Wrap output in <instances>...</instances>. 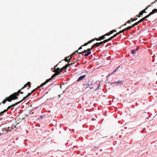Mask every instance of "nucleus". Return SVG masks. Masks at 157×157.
Wrapping results in <instances>:
<instances>
[{"label": "nucleus", "mask_w": 157, "mask_h": 157, "mask_svg": "<svg viewBox=\"0 0 157 157\" xmlns=\"http://www.w3.org/2000/svg\"><path fill=\"white\" fill-rule=\"evenodd\" d=\"M20 92L18 90L17 92L14 93L10 95L9 97L6 98L2 102V103L4 104L6 101L10 102L13 100L16 99L18 98L17 96H19Z\"/></svg>", "instance_id": "nucleus-1"}, {"label": "nucleus", "mask_w": 157, "mask_h": 157, "mask_svg": "<svg viewBox=\"0 0 157 157\" xmlns=\"http://www.w3.org/2000/svg\"><path fill=\"white\" fill-rule=\"evenodd\" d=\"M59 74L57 73H55L50 78L47 79L45 82L44 83H42L40 86H39L38 87H41L45 85L48 82H49L51 80H52L53 78L55 77L56 75H58Z\"/></svg>", "instance_id": "nucleus-2"}, {"label": "nucleus", "mask_w": 157, "mask_h": 157, "mask_svg": "<svg viewBox=\"0 0 157 157\" xmlns=\"http://www.w3.org/2000/svg\"><path fill=\"white\" fill-rule=\"evenodd\" d=\"M23 120V118L21 117V116L20 115H18L16 118L15 120L16 121V122L17 124L19 123L21 121Z\"/></svg>", "instance_id": "nucleus-3"}, {"label": "nucleus", "mask_w": 157, "mask_h": 157, "mask_svg": "<svg viewBox=\"0 0 157 157\" xmlns=\"http://www.w3.org/2000/svg\"><path fill=\"white\" fill-rule=\"evenodd\" d=\"M21 103L20 101H19L18 102H17L16 103H15L14 104H12V105L9 106L7 109H6V111H7L9 109H10V108H11L12 107H14L16 105H17V104Z\"/></svg>", "instance_id": "nucleus-4"}, {"label": "nucleus", "mask_w": 157, "mask_h": 157, "mask_svg": "<svg viewBox=\"0 0 157 157\" xmlns=\"http://www.w3.org/2000/svg\"><path fill=\"white\" fill-rule=\"evenodd\" d=\"M105 36L104 35L102 36L99 37L98 38H95V39H96V40L97 41H100L102 40H103L105 38Z\"/></svg>", "instance_id": "nucleus-5"}, {"label": "nucleus", "mask_w": 157, "mask_h": 157, "mask_svg": "<svg viewBox=\"0 0 157 157\" xmlns=\"http://www.w3.org/2000/svg\"><path fill=\"white\" fill-rule=\"evenodd\" d=\"M31 84V83L30 82H28L26 84H25L23 87L21 88V89H24V88L26 87L28 85L29 86V88H28V89H29V88L30 87Z\"/></svg>", "instance_id": "nucleus-6"}, {"label": "nucleus", "mask_w": 157, "mask_h": 157, "mask_svg": "<svg viewBox=\"0 0 157 157\" xmlns=\"http://www.w3.org/2000/svg\"><path fill=\"white\" fill-rule=\"evenodd\" d=\"M154 13H155L154 12L153 10H152V12H151L148 15H147V16H146L144 17V18L145 19L146 18L148 17H150L151 15H152Z\"/></svg>", "instance_id": "nucleus-7"}, {"label": "nucleus", "mask_w": 157, "mask_h": 157, "mask_svg": "<svg viewBox=\"0 0 157 157\" xmlns=\"http://www.w3.org/2000/svg\"><path fill=\"white\" fill-rule=\"evenodd\" d=\"M57 65H56L55 67V70L54 71V72H55L56 73H57L59 72L60 71V69L58 67L57 68H56V67H57Z\"/></svg>", "instance_id": "nucleus-8"}, {"label": "nucleus", "mask_w": 157, "mask_h": 157, "mask_svg": "<svg viewBox=\"0 0 157 157\" xmlns=\"http://www.w3.org/2000/svg\"><path fill=\"white\" fill-rule=\"evenodd\" d=\"M32 94L31 93H29L25 97H24L23 99H22L21 101H20V102H21L22 101L24 100L25 99L28 97L29 96H30L31 94Z\"/></svg>", "instance_id": "nucleus-9"}, {"label": "nucleus", "mask_w": 157, "mask_h": 157, "mask_svg": "<svg viewBox=\"0 0 157 157\" xmlns=\"http://www.w3.org/2000/svg\"><path fill=\"white\" fill-rule=\"evenodd\" d=\"M86 75H83L81 76L78 79V80H77V81H81V80H82L86 77Z\"/></svg>", "instance_id": "nucleus-10"}, {"label": "nucleus", "mask_w": 157, "mask_h": 157, "mask_svg": "<svg viewBox=\"0 0 157 157\" xmlns=\"http://www.w3.org/2000/svg\"><path fill=\"white\" fill-rule=\"evenodd\" d=\"M139 47H137L135 49L132 50L131 51L132 54H134L136 53V52L139 49Z\"/></svg>", "instance_id": "nucleus-11"}, {"label": "nucleus", "mask_w": 157, "mask_h": 157, "mask_svg": "<svg viewBox=\"0 0 157 157\" xmlns=\"http://www.w3.org/2000/svg\"><path fill=\"white\" fill-rule=\"evenodd\" d=\"M151 6V5H149L147 6L146 7L144 10L141 11L143 12V13H146V10H147V9L150 6Z\"/></svg>", "instance_id": "nucleus-12"}, {"label": "nucleus", "mask_w": 157, "mask_h": 157, "mask_svg": "<svg viewBox=\"0 0 157 157\" xmlns=\"http://www.w3.org/2000/svg\"><path fill=\"white\" fill-rule=\"evenodd\" d=\"M74 63H71L70 64H66L63 67V68L64 69V70L66 69L69 66L72 65Z\"/></svg>", "instance_id": "nucleus-13"}, {"label": "nucleus", "mask_w": 157, "mask_h": 157, "mask_svg": "<svg viewBox=\"0 0 157 157\" xmlns=\"http://www.w3.org/2000/svg\"><path fill=\"white\" fill-rule=\"evenodd\" d=\"M91 53V51H89V52H87L84 55V57H86L90 55Z\"/></svg>", "instance_id": "nucleus-14"}, {"label": "nucleus", "mask_w": 157, "mask_h": 157, "mask_svg": "<svg viewBox=\"0 0 157 157\" xmlns=\"http://www.w3.org/2000/svg\"><path fill=\"white\" fill-rule=\"evenodd\" d=\"M122 81H118L117 82H115L112 83H111V84H113V83H116L119 84H120L122 83Z\"/></svg>", "instance_id": "nucleus-15"}, {"label": "nucleus", "mask_w": 157, "mask_h": 157, "mask_svg": "<svg viewBox=\"0 0 157 157\" xmlns=\"http://www.w3.org/2000/svg\"><path fill=\"white\" fill-rule=\"evenodd\" d=\"M132 26H129L127 28H126L124 29V30L126 31L128 30H130L132 28Z\"/></svg>", "instance_id": "nucleus-16"}, {"label": "nucleus", "mask_w": 157, "mask_h": 157, "mask_svg": "<svg viewBox=\"0 0 157 157\" xmlns=\"http://www.w3.org/2000/svg\"><path fill=\"white\" fill-rule=\"evenodd\" d=\"M97 45V43L94 44L92 46V47L93 48V49H94L95 48L98 47V46Z\"/></svg>", "instance_id": "nucleus-17"}, {"label": "nucleus", "mask_w": 157, "mask_h": 157, "mask_svg": "<svg viewBox=\"0 0 157 157\" xmlns=\"http://www.w3.org/2000/svg\"><path fill=\"white\" fill-rule=\"evenodd\" d=\"M96 40V39H95V38H94L92 40H91L87 42L88 43V44H89L91 43L92 42H93L95 40Z\"/></svg>", "instance_id": "nucleus-18"}, {"label": "nucleus", "mask_w": 157, "mask_h": 157, "mask_svg": "<svg viewBox=\"0 0 157 157\" xmlns=\"http://www.w3.org/2000/svg\"><path fill=\"white\" fill-rule=\"evenodd\" d=\"M139 23H139V21H138V22H136L134 24H133V25H132V27H133L134 26H135L137 25Z\"/></svg>", "instance_id": "nucleus-19"}, {"label": "nucleus", "mask_w": 157, "mask_h": 157, "mask_svg": "<svg viewBox=\"0 0 157 157\" xmlns=\"http://www.w3.org/2000/svg\"><path fill=\"white\" fill-rule=\"evenodd\" d=\"M103 44V41H101L99 43H97V45H97L98 46H99L100 45Z\"/></svg>", "instance_id": "nucleus-20"}, {"label": "nucleus", "mask_w": 157, "mask_h": 157, "mask_svg": "<svg viewBox=\"0 0 157 157\" xmlns=\"http://www.w3.org/2000/svg\"><path fill=\"white\" fill-rule=\"evenodd\" d=\"M145 20V19H144V17H143L138 21L139 22V23H140L141 22L144 21Z\"/></svg>", "instance_id": "nucleus-21"}, {"label": "nucleus", "mask_w": 157, "mask_h": 157, "mask_svg": "<svg viewBox=\"0 0 157 157\" xmlns=\"http://www.w3.org/2000/svg\"><path fill=\"white\" fill-rule=\"evenodd\" d=\"M70 57V56H68L67 57H66L64 59V60L66 61V62H68V63H69V62L70 61H69V59H68L67 58H69Z\"/></svg>", "instance_id": "nucleus-22"}, {"label": "nucleus", "mask_w": 157, "mask_h": 157, "mask_svg": "<svg viewBox=\"0 0 157 157\" xmlns=\"http://www.w3.org/2000/svg\"><path fill=\"white\" fill-rule=\"evenodd\" d=\"M87 52V50H84V51L81 52H80L79 53V54H82V53H86V52Z\"/></svg>", "instance_id": "nucleus-23"}, {"label": "nucleus", "mask_w": 157, "mask_h": 157, "mask_svg": "<svg viewBox=\"0 0 157 157\" xmlns=\"http://www.w3.org/2000/svg\"><path fill=\"white\" fill-rule=\"evenodd\" d=\"M116 31H117L116 29H113V30L111 31H110V33H111V34H112L114 32H116Z\"/></svg>", "instance_id": "nucleus-24"}, {"label": "nucleus", "mask_w": 157, "mask_h": 157, "mask_svg": "<svg viewBox=\"0 0 157 157\" xmlns=\"http://www.w3.org/2000/svg\"><path fill=\"white\" fill-rule=\"evenodd\" d=\"M133 19L132 18H131V19L130 20H128L127 22V23H128V24H129L131 22H132V20Z\"/></svg>", "instance_id": "nucleus-25"}, {"label": "nucleus", "mask_w": 157, "mask_h": 157, "mask_svg": "<svg viewBox=\"0 0 157 157\" xmlns=\"http://www.w3.org/2000/svg\"><path fill=\"white\" fill-rule=\"evenodd\" d=\"M93 48L91 47V48H88L87 49V51L88 52H89V51H91L93 49Z\"/></svg>", "instance_id": "nucleus-26"}, {"label": "nucleus", "mask_w": 157, "mask_h": 157, "mask_svg": "<svg viewBox=\"0 0 157 157\" xmlns=\"http://www.w3.org/2000/svg\"><path fill=\"white\" fill-rule=\"evenodd\" d=\"M109 39H106V40H104V41H103V44H104V43H106V42H108V41H109Z\"/></svg>", "instance_id": "nucleus-27"}, {"label": "nucleus", "mask_w": 157, "mask_h": 157, "mask_svg": "<svg viewBox=\"0 0 157 157\" xmlns=\"http://www.w3.org/2000/svg\"><path fill=\"white\" fill-rule=\"evenodd\" d=\"M110 34H111V33H110V32H109V33H106V34H105L104 35L105 36H109Z\"/></svg>", "instance_id": "nucleus-28"}, {"label": "nucleus", "mask_w": 157, "mask_h": 157, "mask_svg": "<svg viewBox=\"0 0 157 157\" xmlns=\"http://www.w3.org/2000/svg\"><path fill=\"white\" fill-rule=\"evenodd\" d=\"M120 66H119L118 67H117V68H116L115 70L112 73V74H113L115 72H116L117 71L118 69L119 68V67Z\"/></svg>", "instance_id": "nucleus-29"}, {"label": "nucleus", "mask_w": 157, "mask_h": 157, "mask_svg": "<svg viewBox=\"0 0 157 157\" xmlns=\"http://www.w3.org/2000/svg\"><path fill=\"white\" fill-rule=\"evenodd\" d=\"M64 69L63 68V67H62V68H61V69H60V71L59 72H58V73L59 74L60 73H61L63 70H64Z\"/></svg>", "instance_id": "nucleus-30"}, {"label": "nucleus", "mask_w": 157, "mask_h": 157, "mask_svg": "<svg viewBox=\"0 0 157 157\" xmlns=\"http://www.w3.org/2000/svg\"><path fill=\"white\" fill-rule=\"evenodd\" d=\"M6 109L4 110L3 111L1 112L0 113V115L3 114V113L6 112Z\"/></svg>", "instance_id": "nucleus-31"}, {"label": "nucleus", "mask_w": 157, "mask_h": 157, "mask_svg": "<svg viewBox=\"0 0 157 157\" xmlns=\"http://www.w3.org/2000/svg\"><path fill=\"white\" fill-rule=\"evenodd\" d=\"M74 55H73V54H71L70 56V58L69 59V61H70V60L71 59L72 57L74 56Z\"/></svg>", "instance_id": "nucleus-32"}, {"label": "nucleus", "mask_w": 157, "mask_h": 157, "mask_svg": "<svg viewBox=\"0 0 157 157\" xmlns=\"http://www.w3.org/2000/svg\"><path fill=\"white\" fill-rule=\"evenodd\" d=\"M4 131L3 130H0V135L4 133L3 132Z\"/></svg>", "instance_id": "nucleus-33"}, {"label": "nucleus", "mask_w": 157, "mask_h": 157, "mask_svg": "<svg viewBox=\"0 0 157 157\" xmlns=\"http://www.w3.org/2000/svg\"><path fill=\"white\" fill-rule=\"evenodd\" d=\"M88 44H89L88 43V42L86 43H85L83 45H82V47H83V46H87Z\"/></svg>", "instance_id": "nucleus-34"}, {"label": "nucleus", "mask_w": 157, "mask_h": 157, "mask_svg": "<svg viewBox=\"0 0 157 157\" xmlns=\"http://www.w3.org/2000/svg\"><path fill=\"white\" fill-rule=\"evenodd\" d=\"M143 13H143V12H142L141 11L139 13V15H140V16H142V15H143Z\"/></svg>", "instance_id": "nucleus-35"}, {"label": "nucleus", "mask_w": 157, "mask_h": 157, "mask_svg": "<svg viewBox=\"0 0 157 157\" xmlns=\"http://www.w3.org/2000/svg\"><path fill=\"white\" fill-rule=\"evenodd\" d=\"M114 37H113V36H111V37H110V38H109V41H110V40H111L113 38H114Z\"/></svg>", "instance_id": "nucleus-36"}, {"label": "nucleus", "mask_w": 157, "mask_h": 157, "mask_svg": "<svg viewBox=\"0 0 157 157\" xmlns=\"http://www.w3.org/2000/svg\"><path fill=\"white\" fill-rule=\"evenodd\" d=\"M22 89H21V88L19 90V91L20 92V94H23V92H21V90H22Z\"/></svg>", "instance_id": "nucleus-37"}, {"label": "nucleus", "mask_w": 157, "mask_h": 157, "mask_svg": "<svg viewBox=\"0 0 157 157\" xmlns=\"http://www.w3.org/2000/svg\"><path fill=\"white\" fill-rule=\"evenodd\" d=\"M125 31V30H124V29L119 31V32H120V33H123V32H124Z\"/></svg>", "instance_id": "nucleus-38"}, {"label": "nucleus", "mask_w": 157, "mask_h": 157, "mask_svg": "<svg viewBox=\"0 0 157 157\" xmlns=\"http://www.w3.org/2000/svg\"><path fill=\"white\" fill-rule=\"evenodd\" d=\"M155 13L157 12V9H155L153 10Z\"/></svg>", "instance_id": "nucleus-39"}, {"label": "nucleus", "mask_w": 157, "mask_h": 157, "mask_svg": "<svg viewBox=\"0 0 157 157\" xmlns=\"http://www.w3.org/2000/svg\"><path fill=\"white\" fill-rule=\"evenodd\" d=\"M10 127H8V129H6V130L7 131H10Z\"/></svg>", "instance_id": "nucleus-40"}, {"label": "nucleus", "mask_w": 157, "mask_h": 157, "mask_svg": "<svg viewBox=\"0 0 157 157\" xmlns=\"http://www.w3.org/2000/svg\"><path fill=\"white\" fill-rule=\"evenodd\" d=\"M137 19V18H135V19H133L132 20V22H133V21H135Z\"/></svg>", "instance_id": "nucleus-41"}, {"label": "nucleus", "mask_w": 157, "mask_h": 157, "mask_svg": "<svg viewBox=\"0 0 157 157\" xmlns=\"http://www.w3.org/2000/svg\"><path fill=\"white\" fill-rule=\"evenodd\" d=\"M39 87V86H38V87H37V89H38V88H40V87ZM36 89H37V88H36V89H34L32 91H31V94H32V93L33 92V91H34Z\"/></svg>", "instance_id": "nucleus-42"}, {"label": "nucleus", "mask_w": 157, "mask_h": 157, "mask_svg": "<svg viewBox=\"0 0 157 157\" xmlns=\"http://www.w3.org/2000/svg\"><path fill=\"white\" fill-rule=\"evenodd\" d=\"M136 17H141V16L140 15H139V14L138 15H136Z\"/></svg>", "instance_id": "nucleus-43"}, {"label": "nucleus", "mask_w": 157, "mask_h": 157, "mask_svg": "<svg viewBox=\"0 0 157 157\" xmlns=\"http://www.w3.org/2000/svg\"><path fill=\"white\" fill-rule=\"evenodd\" d=\"M82 46H81V47H80L79 48H78V50H80L81 49H82Z\"/></svg>", "instance_id": "nucleus-44"}, {"label": "nucleus", "mask_w": 157, "mask_h": 157, "mask_svg": "<svg viewBox=\"0 0 157 157\" xmlns=\"http://www.w3.org/2000/svg\"><path fill=\"white\" fill-rule=\"evenodd\" d=\"M78 51H79V50H78L77 51H75V52L76 53L77 52V53H78V54H79V53L80 52H78Z\"/></svg>", "instance_id": "nucleus-45"}, {"label": "nucleus", "mask_w": 157, "mask_h": 157, "mask_svg": "<svg viewBox=\"0 0 157 157\" xmlns=\"http://www.w3.org/2000/svg\"><path fill=\"white\" fill-rule=\"evenodd\" d=\"M120 33L119 32L118 33H117L116 34L117 35H118Z\"/></svg>", "instance_id": "nucleus-46"}, {"label": "nucleus", "mask_w": 157, "mask_h": 157, "mask_svg": "<svg viewBox=\"0 0 157 157\" xmlns=\"http://www.w3.org/2000/svg\"><path fill=\"white\" fill-rule=\"evenodd\" d=\"M113 36L114 37H115L117 36V35L116 34H115L113 35Z\"/></svg>", "instance_id": "nucleus-47"}, {"label": "nucleus", "mask_w": 157, "mask_h": 157, "mask_svg": "<svg viewBox=\"0 0 157 157\" xmlns=\"http://www.w3.org/2000/svg\"><path fill=\"white\" fill-rule=\"evenodd\" d=\"M155 1L154 2H152V3H151L150 5H151V4H154V3H155Z\"/></svg>", "instance_id": "nucleus-48"}, {"label": "nucleus", "mask_w": 157, "mask_h": 157, "mask_svg": "<svg viewBox=\"0 0 157 157\" xmlns=\"http://www.w3.org/2000/svg\"><path fill=\"white\" fill-rule=\"evenodd\" d=\"M76 52H74V53H73L72 54H73V55H75V54H76Z\"/></svg>", "instance_id": "nucleus-49"}, {"label": "nucleus", "mask_w": 157, "mask_h": 157, "mask_svg": "<svg viewBox=\"0 0 157 157\" xmlns=\"http://www.w3.org/2000/svg\"><path fill=\"white\" fill-rule=\"evenodd\" d=\"M76 52H74V53H73L72 54H73V55H75V54H76Z\"/></svg>", "instance_id": "nucleus-50"}, {"label": "nucleus", "mask_w": 157, "mask_h": 157, "mask_svg": "<svg viewBox=\"0 0 157 157\" xmlns=\"http://www.w3.org/2000/svg\"><path fill=\"white\" fill-rule=\"evenodd\" d=\"M126 23H125V24L124 25H126Z\"/></svg>", "instance_id": "nucleus-51"}, {"label": "nucleus", "mask_w": 157, "mask_h": 157, "mask_svg": "<svg viewBox=\"0 0 157 157\" xmlns=\"http://www.w3.org/2000/svg\"><path fill=\"white\" fill-rule=\"evenodd\" d=\"M13 125H12V129H13Z\"/></svg>", "instance_id": "nucleus-52"}, {"label": "nucleus", "mask_w": 157, "mask_h": 157, "mask_svg": "<svg viewBox=\"0 0 157 157\" xmlns=\"http://www.w3.org/2000/svg\"><path fill=\"white\" fill-rule=\"evenodd\" d=\"M99 86H100V84H99V85H98V87H99Z\"/></svg>", "instance_id": "nucleus-53"}, {"label": "nucleus", "mask_w": 157, "mask_h": 157, "mask_svg": "<svg viewBox=\"0 0 157 157\" xmlns=\"http://www.w3.org/2000/svg\"><path fill=\"white\" fill-rule=\"evenodd\" d=\"M135 32V31H134L133 32V33H134Z\"/></svg>", "instance_id": "nucleus-54"}, {"label": "nucleus", "mask_w": 157, "mask_h": 157, "mask_svg": "<svg viewBox=\"0 0 157 157\" xmlns=\"http://www.w3.org/2000/svg\"><path fill=\"white\" fill-rule=\"evenodd\" d=\"M90 89H93V88H91V87H90Z\"/></svg>", "instance_id": "nucleus-55"}, {"label": "nucleus", "mask_w": 157, "mask_h": 157, "mask_svg": "<svg viewBox=\"0 0 157 157\" xmlns=\"http://www.w3.org/2000/svg\"><path fill=\"white\" fill-rule=\"evenodd\" d=\"M155 2H157V0H155Z\"/></svg>", "instance_id": "nucleus-56"}, {"label": "nucleus", "mask_w": 157, "mask_h": 157, "mask_svg": "<svg viewBox=\"0 0 157 157\" xmlns=\"http://www.w3.org/2000/svg\"><path fill=\"white\" fill-rule=\"evenodd\" d=\"M14 127H15V126H13V128H14Z\"/></svg>", "instance_id": "nucleus-57"}, {"label": "nucleus", "mask_w": 157, "mask_h": 157, "mask_svg": "<svg viewBox=\"0 0 157 157\" xmlns=\"http://www.w3.org/2000/svg\"><path fill=\"white\" fill-rule=\"evenodd\" d=\"M59 97L60 96V95H59Z\"/></svg>", "instance_id": "nucleus-58"}, {"label": "nucleus", "mask_w": 157, "mask_h": 157, "mask_svg": "<svg viewBox=\"0 0 157 157\" xmlns=\"http://www.w3.org/2000/svg\"><path fill=\"white\" fill-rule=\"evenodd\" d=\"M1 103H0V105H1Z\"/></svg>", "instance_id": "nucleus-59"}]
</instances>
